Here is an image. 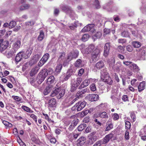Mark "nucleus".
Listing matches in <instances>:
<instances>
[{"mask_svg":"<svg viewBox=\"0 0 146 146\" xmlns=\"http://www.w3.org/2000/svg\"><path fill=\"white\" fill-rule=\"evenodd\" d=\"M30 7L29 5L27 4H24L20 7V10H23L25 9H28Z\"/></svg>","mask_w":146,"mask_h":146,"instance_id":"c03bdc74","label":"nucleus"},{"mask_svg":"<svg viewBox=\"0 0 146 146\" xmlns=\"http://www.w3.org/2000/svg\"><path fill=\"white\" fill-rule=\"evenodd\" d=\"M48 75V70L46 69H44L41 70L40 72V77H41V81H43Z\"/></svg>","mask_w":146,"mask_h":146,"instance_id":"0eeeda50","label":"nucleus"},{"mask_svg":"<svg viewBox=\"0 0 146 146\" xmlns=\"http://www.w3.org/2000/svg\"><path fill=\"white\" fill-rule=\"evenodd\" d=\"M112 117L113 120H116L119 119V116L117 113H114L112 114Z\"/></svg>","mask_w":146,"mask_h":146,"instance_id":"864d4df0","label":"nucleus"},{"mask_svg":"<svg viewBox=\"0 0 146 146\" xmlns=\"http://www.w3.org/2000/svg\"><path fill=\"white\" fill-rule=\"evenodd\" d=\"M91 90L93 91H95L96 90V87L94 84H93L90 86Z\"/></svg>","mask_w":146,"mask_h":146,"instance_id":"13d9d810","label":"nucleus"},{"mask_svg":"<svg viewBox=\"0 0 146 146\" xmlns=\"http://www.w3.org/2000/svg\"><path fill=\"white\" fill-rule=\"evenodd\" d=\"M86 103L84 101H79L76 104V107L77 108V110L79 111L82 110L85 106Z\"/></svg>","mask_w":146,"mask_h":146,"instance_id":"6e6552de","label":"nucleus"},{"mask_svg":"<svg viewBox=\"0 0 146 146\" xmlns=\"http://www.w3.org/2000/svg\"><path fill=\"white\" fill-rule=\"evenodd\" d=\"M94 26V24H88L82 30V31L83 32L88 31H91V32L94 33V29L93 28Z\"/></svg>","mask_w":146,"mask_h":146,"instance_id":"1a4fd4ad","label":"nucleus"},{"mask_svg":"<svg viewBox=\"0 0 146 146\" xmlns=\"http://www.w3.org/2000/svg\"><path fill=\"white\" fill-rule=\"evenodd\" d=\"M145 55V48L143 47L139 50L138 55L139 57L142 59L144 58Z\"/></svg>","mask_w":146,"mask_h":146,"instance_id":"6ab92c4d","label":"nucleus"},{"mask_svg":"<svg viewBox=\"0 0 146 146\" xmlns=\"http://www.w3.org/2000/svg\"><path fill=\"white\" fill-rule=\"evenodd\" d=\"M46 62L41 58L38 63L39 66H42Z\"/></svg>","mask_w":146,"mask_h":146,"instance_id":"680f3d73","label":"nucleus"},{"mask_svg":"<svg viewBox=\"0 0 146 146\" xmlns=\"http://www.w3.org/2000/svg\"><path fill=\"white\" fill-rule=\"evenodd\" d=\"M86 98L91 102L97 101L99 98V96L96 94H90L86 96Z\"/></svg>","mask_w":146,"mask_h":146,"instance_id":"ddd939ff","label":"nucleus"},{"mask_svg":"<svg viewBox=\"0 0 146 146\" xmlns=\"http://www.w3.org/2000/svg\"><path fill=\"white\" fill-rule=\"evenodd\" d=\"M117 42L119 43L123 44L126 42L127 40L125 39L121 38L118 39Z\"/></svg>","mask_w":146,"mask_h":146,"instance_id":"5fc2aeb1","label":"nucleus"},{"mask_svg":"<svg viewBox=\"0 0 146 146\" xmlns=\"http://www.w3.org/2000/svg\"><path fill=\"white\" fill-rule=\"evenodd\" d=\"M65 91L64 89H61L59 88H56L54 90L50 95V96L53 97L56 95L58 99H60L65 94Z\"/></svg>","mask_w":146,"mask_h":146,"instance_id":"f03ea898","label":"nucleus"},{"mask_svg":"<svg viewBox=\"0 0 146 146\" xmlns=\"http://www.w3.org/2000/svg\"><path fill=\"white\" fill-rule=\"evenodd\" d=\"M56 103V100L55 99L52 98L48 102V107H55Z\"/></svg>","mask_w":146,"mask_h":146,"instance_id":"b1692460","label":"nucleus"},{"mask_svg":"<svg viewBox=\"0 0 146 146\" xmlns=\"http://www.w3.org/2000/svg\"><path fill=\"white\" fill-rule=\"evenodd\" d=\"M55 81V78L53 76H51L48 77L47 80V83L49 84L53 83Z\"/></svg>","mask_w":146,"mask_h":146,"instance_id":"cd10ccee","label":"nucleus"},{"mask_svg":"<svg viewBox=\"0 0 146 146\" xmlns=\"http://www.w3.org/2000/svg\"><path fill=\"white\" fill-rule=\"evenodd\" d=\"M5 54L8 58H9L12 56V53L11 52H5Z\"/></svg>","mask_w":146,"mask_h":146,"instance_id":"69168bd1","label":"nucleus"},{"mask_svg":"<svg viewBox=\"0 0 146 146\" xmlns=\"http://www.w3.org/2000/svg\"><path fill=\"white\" fill-rule=\"evenodd\" d=\"M16 25V22L13 21H11L9 25V27L10 28H12L14 27Z\"/></svg>","mask_w":146,"mask_h":146,"instance_id":"a18cd8bd","label":"nucleus"},{"mask_svg":"<svg viewBox=\"0 0 146 146\" xmlns=\"http://www.w3.org/2000/svg\"><path fill=\"white\" fill-rule=\"evenodd\" d=\"M89 38V35L87 34H84L82 38V40L84 42H85L88 40Z\"/></svg>","mask_w":146,"mask_h":146,"instance_id":"de8ad7c7","label":"nucleus"},{"mask_svg":"<svg viewBox=\"0 0 146 146\" xmlns=\"http://www.w3.org/2000/svg\"><path fill=\"white\" fill-rule=\"evenodd\" d=\"M78 122V119L77 118L75 119L72 122L71 124L75 127L77 124Z\"/></svg>","mask_w":146,"mask_h":146,"instance_id":"603ef678","label":"nucleus"},{"mask_svg":"<svg viewBox=\"0 0 146 146\" xmlns=\"http://www.w3.org/2000/svg\"><path fill=\"white\" fill-rule=\"evenodd\" d=\"M101 78H102V76H105L109 75L108 73L107 72V70L105 69H103L101 71Z\"/></svg>","mask_w":146,"mask_h":146,"instance_id":"a19ab883","label":"nucleus"},{"mask_svg":"<svg viewBox=\"0 0 146 146\" xmlns=\"http://www.w3.org/2000/svg\"><path fill=\"white\" fill-rule=\"evenodd\" d=\"M90 83V80L89 79H86L81 84L79 87V88L80 89L88 86Z\"/></svg>","mask_w":146,"mask_h":146,"instance_id":"4be33fe9","label":"nucleus"},{"mask_svg":"<svg viewBox=\"0 0 146 146\" xmlns=\"http://www.w3.org/2000/svg\"><path fill=\"white\" fill-rule=\"evenodd\" d=\"M145 82L143 81L140 83L138 87L139 92H140L143 90L145 88Z\"/></svg>","mask_w":146,"mask_h":146,"instance_id":"2f4dec72","label":"nucleus"},{"mask_svg":"<svg viewBox=\"0 0 146 146\" xmlns=\"http://www.w3.org/2000/svg\"><path fill=\"white\" fill-rule=\"evenodd\" d=\"M30 117L32 118L36 122H37V117L34 114H32L30 115Z\"/></svg>","mask_w":146,"mask_h":146,"instance_id":"774afa93","label":"nucleus"},{"mask_svg":"<svg viewBox=\"0 0 146 146\" xmlns=\"http://www.w3.org/2000/svg\"><path fill=\"white\" fill-rule=\"evenodd\" d=\"M102 143V141L100 140L96 143L93 146H101Z\"/></svg>","mask_w":146,"mask_h":146,"instance_id":"0e129e2a","label":"nucleus"},{"mask_svg":"<svg viewBox=\"0 0 146 146\" xmlns=\"http://www.w3.org/2000/svg\"><path fill=\"white\" fill-rule=\"evenodd\" d=\"M22 108L24 110L28 112H30L31 110L29 108L25 106H22Z\"/></svg>","mask_w":146,"mask_h":146,"instance_id":"bf43d9fd","label":"nucleus"},{"mask_svg":"<svg viewBox=\"0 0 146 146\" xmlns=\"http://www.w3.org/2000/svg\"><path fill=\"white\" fill-rule=\"evenodd\" d=\"M86 124L84 123L80 125L78 127V130L79 131H82L86 127Z\"/></svg>","mask_w":146,"mask_h":146,"instance_id":"ea45409f","label":"nucleus"},{"mask_svg":"<svg viewBox=\"0 0 146 146\" xmlns=\"http://www.w3.org/2000/svg\"><path fill=\"white\" fill-rule=\"evenodd\" d=\"M78 86L77 84L75 81V80L72 79L71 82V86L70 91L71 92H73L75 91L77 88Z\"/></svg>","mask_w":146,"mask_h":146,"instance_id":"f3484780","label":"nucleus"},{"mask_svg":"<svg viewBox=\"0 0 146 146\" xmlns=\"http://www.w3.org/2000/svg\"><path fill=\"white\" fill-rule=\"evenodd\" d=\"M100 50L97 47L93 51L90 60L91 62H95L98 60L100 56Z\"/></svg>","mask_w":146,"mask_h":146,"instance_id":"f257e3e1","label":"nucleus"},{"mask_svg":"<svg viewBox=\"0 0 146 146\" xmlns=\"http://www.w3.org/2000/svg\"><path fill=\"white\" fill-rule=\"evenodd\" d=\"M62 65L61 64H58L56 67L55 70V72L57 74H59L62 68Z\"/></svg>","mask_w":146,"mask_h":146,"instance_id":"c9c22d12","label":"nucleus"},{"mask_svg":"<svg viewBox=\"0 0 146 146\" xmlns=\"http://www.w3.org/2000/svg\"><path fill=\"white\" fill-rule=\"evenodd\" d=\"M86 138L84 137H80L77 141V143L80 145L82 146L85 143Z\"/></svg>","mask_w":146,"mask_h":146,"instance_id":"bb28decb","label":"nucleus"},{"mask_svg":"<svg viewBox=\"0 0 146 146\" xmlns=\"http://www.w3.org/2000/svg\"><path fill=\"white\" fill-rule=\"evenodd\" d=\"M130 116L131 118L132 119L133 121H135L136 120V117L135 113L134 112H131L130 113Z\"/></svg>","mask_w":146,"mask_h":146,"instance_id":"6e6d98bb","label":"nucleus"},{"mask_svg":"<svg viewBox=\"0 0 146 146\" xmlns=\"http://www.w3.org/2000/svg\"><path fill=\"white\" fill-rule=\"evenodd\" d=\"M101 78L103 82H106L109 85L113 83V81L109 75L105 76H102Z\"/></svg>","mask_w":146,"mask_h":146,"instance_id":"dca6fc26","label":"nucleus"},{"mask_svg":"<svg viewBox=\"0 0 146 146\" xmlns=\"http://www.w3.org/2000/svg\"><path fill=\"white\" fill-rule=\"evenodd\" d=\"M39 69L38 68H35L32 69L31 71L30 75L31 76H33L36 74L38 72Z\"/></svg>","mask_w":146,"mask_h":146,"instance_id":"79ce46f5","label":"nucleus"},{"mask_svg":"<svg viewBox=\"0 0 146 146\" xmlns=\"http://www.w3.org/2000/svg\"><path fill=\"white\" fill-rule=\"evenodd\" d=\"M94 5L96 9H98L100 8L101 6L100 5V3L98 0H94Z\"/></svg>","mask_w":146,"mask_h":146,"instance_id":"37998d69","label":"nucleus"},{"mask_svg":"<svg viewBox=\"0 0 146 146\" xmlns=\"http://www.w3.org/2000/svg\"><path fill=\"white\" fill-rule=\"evenodd\" d=\"M49 57V55L48 53H46L44 54L41 58L44 61L46 62L48 60Z\"/></svg>","mask_w":146,"mask_h":146,"instance_id":"49530a36","label":"nucleus"},{"mask_svg":"<svg viewBox=\"0 0 146 146\" xmlns=\"http://www.w3.org/2000/svg\"><path fill=\"white\" fill-rule=\"evenodd\" d=\"M32 52V49L31 48H29L26 53H25V56H26V59L30 55Z\"/></svg>","mask_w":146,"mask_h":146,"instance_id":"4c0bfd02","label":"nucleus"},{"mask_svg":"<svg viewBox=\"0 0 146 146\" xmlns=\"http://www.w3.org/2000/svg\"><path fill=\"white\" fill-rule=\"evenodd\" d=\"M12 97L17 101L19 102L21 100V99L18 96H13Z\"/></svg>","mask_w":146,"mask_h":146,"instance_id":"e2e57ef3","label":"nucleus"},{"mask_svg":"<svg viewBox=\"0 0 146 146\" xmlns=\"http://www.w3.org/2000/svg\"><path fill=\"white\" fill-rule=\"evenodd\" d=\"M95 132H92L88 136L89 139L91 141V143H93L97 139V137L95 135Z\"/></svg>","mask_w":146,"mask_h":146,"instance_id":"a211bd4d","label":"nucleus"},{"mask_svg":"<svg viewBox=\"0 0 146 146\" xmlns=\"http://www.w3.org/2000/svg\"><path fill=\"white\" fill-rule=\"evenodd\" d=\"M104 66L103 62L102 61H100L97 63L96 64V67L98 69H100L103 68Z\"/></svg>","mask_w":146,"mask_h":146,"instance_id":"c756f323","label":"nucleus"},{"mask_svg":"<svg viewBox=\"0 0 146 146\" xmlns=\"http://www.w3.org/2000/svg\"><path fill=\"white\" fill-rule=\"evenodd\" d=\"M9 43L7 41H3L2 39L0 40V52H2L7 48Z\"/></svg>","mask_w":146,"mask_h":146,"instance_id":"20e7f679","label":"nucleus"},{"mask_svg":"<svg viewBox=\"0 0 146 146\" xmlns=\"http://www.w3.org/2000/svg\"><path fill=\"white\" fill-rule=\"evenodd\" d=\"M132 44L135 48H139L141 46V43L138 41H133L132 42Z\"/></svg>","mask_w":146,"mask_h":146,"instance_id":"e433bc0d","label":"nucleus"},{"mask_svg":"<svg viewBox=\"0 0 146 146\" xmlns=\"http://www.w3.org/2000/svg\"><path fill=\"white\" fill-rule=\"evenodd\" d=\"M130 66L134 69H138V66L135 64H131L130 65Z\"/></svg>","mask_w":146,"mask_h":146,"instance_id":"338daca9","label":"nucleus"},{"mask_svg":"<svg viewBox=\"0 0 146 146\" xmlns=\"http://www.w3.org/2000/svg\"><path fill=\"white\" fill-rule=\"evenodd\" d=\"M79 52L78 50H76L70 52L68 56V59L70 61L73 58H75L77 57Z\"/></svg>","mask_w":146,"mask_h":146,"instance_id":"39448f33","label":"nucleus"},{"mask_svg":"<svg viewBox=\"0 0 146 146\" xmlns=\"http://www.w3.org/2000/svg\"><path fill=\"white\" fill-rule=\"evenodd\" d=\"M60 8L64 12L70 16H73L75 15V13L72 8L69 6L62 5H61Z\"/></svg>","mask_w":146,"mask_h":146,"instance_id":"7ed1b4c3","label":"nucleus"},{"mask_svg":"<svg viewBox=\"0 0 146 146\" xmlns=\"http://www.w3.org/2000/svg\"><path fill=\"white\" fill-rule=\"evenodd\" d=\"M82 80V79L81 77H78L77 78L76 80H75V82H76L77 84L79 86Z\"/></svg>","mask_w":146,"mask_h":146,"instance_id":"4d7b16f0","label":"nucleus"},{"mask_svg":"<svg viewBox=\"0 0 146 146\" xmlns=\"http://www.w3.org/2000/svg\"><path fill=\"white\" fill-rule=\"evenodd\" d=\"M96 117H99L102 119H107L108 118V113L105 111L98 112L95 114Z\"/></svg>","mask_w":146,"mask_h":146,"instance_id":"4468645a","label":"nucleus"},{"mask_svg":"<svg viewBox=\"0 0 146 146\" xmlns=\"http://www.w3.org/2000/svg\"><path fill=\"white\" fill-rule=\"evenodd\" d=\"M108 62L110 66L112 67L115 64V59L114 58L112 57L108 60Z\"/></svg>","mask_w":146,"mask_h":146,"instance_id":"c85d7f7f","label":"nucleus"},{"mask_svg":"<svg viewBox=\"0 0 146 146\" xmlns=\"http://www.w3.org/2000/svg\"><path fill=\"white\" fill-rule=\"evenodd\" d=\"M21 46V41L20 40H18L16 41L13 44V48L15 50H17L20 48Z\"/></svg>","mask_w":146,"mask_h":146,"instance_id":"a878e982","label":"nucleus"},{"mask_svg":"<svg viewBox=\"0 0 146 146\" xmlns=\"http://www.w3.org/2000/svg\"><path fill=\"white\" fill-rule=\"evenodd\" d=\"M117 50L119 52L122 53L124 51V49L123 46L119 45L117 47Z\"/></svg>","mask_w":146,"mask_h":146,"instance_id":"3c124183","label":"nucleus"},{"mask_svg":"<svg viewBox=\"0 0 146 146\" xmlns=\"http://www.w3.org/2000/svg\"><path fill=\"white\" fill-rule=\"evenodd\" d=\"M83 65L82 61L80 59H78L75 63V66L77 67H81Z\"/></svg>","mask_w":146,"mask_h":146,"instance_id":"7c9ffc66","label":"nucleus"},{"mask_svg":"<svg viewBox=\"0 0 146 146\" xmlns=\"http://www.w3.org/2000/svg\"><path fill=\"white\" fill-rule=\"evenodd\" d=\"M126 49L129 52H131L132 51L133 48L132 46L130 45H128L126 46Z\"/></svg>","mask_w":146,"mask_h":146,"instance_id":"052dcab7","label":"nucleus"},{"mask_svg":"<svg viewBox=\"0 0 146 146\" xmlns=\"http://www.w3.org/2000/svg\"><path fill=\"white\" fill-rule=\"evenodd\" d=\"M73 71L72 69H70L66 72L65 75L63 74L61 76V77H62L64 81L67 80L72 75Z\"/></svg>","mask_w":146,"mask_h":146,"instance_id":"423d86ee","label":"nucleus"},{"mask_svg":"<svg viewBox=\"0 0 146 146\" xmlns=\"http://www.w3.org/2000/svg\"><path fill=\"white\" fill-rule=\"evenodd\" d=\"M52 87L51 86H47L44 90L43 93L45 95H47L51 90Z\"/></svg>","mask_w":146,"mask_h":146,"instance_id":"393cba45","label":"nucleus"},{"mask_svg":"<svg viewBox=\"0 0 146 146\" xmlns=\"http://www.w3.org/2000/svg\"><path fill=\"white\" fill-rule=\"evenodd\" d=\"M25 53L24 52H20L16 55L15 60L16 62H18L20 61L23 58L26 59V56H25Z\"/></svg>","mask_w":146,"mask_h":146,"instance_id":"f8f14e48","label":"nucleus"},{"mask_svg":"<svg viewBox=\"0 0 146 146\" xmlns=\"http://www.w3.org/2000/svg\"><path fill=\"white\" fill-rule=\"evenodd\" d=\"M94 45L92 44H90L86 48L85 50V52L86 54H88L91 52L92 51L94 50Z\"/></svg>","mask_w":146,"mask_h":146,"instance_id":"5701e85b","label":"nucleus"},{"mask_svg":"<svg viewBox=\"0 0 146 146\" xmlns=\"http://www.w3.org/2000/svg\"><path fill=\"white\" fill-rule=\"evenodd\" d=\"M120 65L119 64L116 63L112 67V69L115 71H119L120 68Z\"/></svg>","mask_w":146,"mask_h":146,"instance_id":"58836bf2","label":"nucleus"},{"mask_svg":"<svg viewBox=\"0 0 146 146\" xmlns=\"http://www.w3.org/2000/svg\"><path fill=\"white\" fill-rule=\"evenodd\" d=\"M125 128L127 129H129L130 128L131 124L129 121H126L125 122Z\"/></svg>","mask_w":146,"mask_h":146,"instance_id":"09e8293b","label":"nucleus"},{"mask_svg":"<svg viewBox=\"0 0 146 146\" xmlns=\"http://www.w3.org/2000/svg\"><path fill=\"white\" fill-rule=\"evenodd\" d=\"M44 33L43 31H41L38 36L37 39L39 41H41L44 38Z\"/></svg>","mask_w":146,"mask_h":146,"instance_id":"473e14b6","label":"nucleus"},{"mask_svg":"<svg viewBox=\"0 0 146 146\" xmlns=\"http://www.w3.org/2000/svg\"><path fill=\"white\" fill-rule=\"evenodd\" d=\"M129 35V33L126 31H125L121 33V36L123 37H128Z\"/></svg>","mask_w":146,"mask_h":146,"instance_id":"8fccbe9b","label":"nucleus"},{"mask_svg":"<svg viewBox=\"0 0 146 146\" xmlns=\"http://www.w3.org/2000/svg\"><path fill=\"white\" fill-rule=\"evenodd\" d=\"M110 43H107L104 46L103 55L105 57H107L108 55L110 50Z\"/></svg>","mask_w":146,"mask_h":146,"instance_id":"9b49d317","label":"nucleus"},{"mask_svg":"<svg viewBox=\"0 0 146 146\" xmlns=\"http://www.w3.org/2000/svg\"><path fill=\"white\" fill-rule=\"evenodd\" d=\"M106 128L105 129L106 131H108L113 128V125L112 122L108 120L106 123Z\"/></svg>","mask_w":146,"mask_h":146,"instance_id":"412c9836","label":"nucleus"},{"mask_svg":"<svg viewBox=\"0 0 146 146\" xmlns=\"http://www.w3.org/2000/svg\"><path fill=\"white\" fill-rule=\"evenodd\" d=\"M102 35V33L100 31L97 32L95 34L92 36L93 38L95 40L97 38H99Z\"/></svg>","mask_w":146,"mask_h":146,"instance_id":"f704fd0d","label":"nucleus"},{"mask_svg":"<svg viewBox=\"0 0 146 146\" xmlns=\"http://www.w3.org/2000/svg\"><path fill=\"white\" fill-rule=\"evenodd\" d=\"M41 56L40 54H36L33 57V59L31 60V62L33 61L35 63L40 58Z\"/></svg>","mask_w":146,"mask_h":146,"instance_id":"72a5a7b5","label":"nucleus"},{"mask_svg":"<svg viewBox=\"0 0 146 146\" xmlns=\"http://www.w3.org/2000/svg\"><path fill=\"white\" fill-rule=\"evenodd\" d=\"M87 90L86 88L79 90L76 93V96L78 98H81L82 96V94H84L87 92Z\"/></svg>","mask_w":146,"mask_h":146,"instance_id":"aec40b11","label":"nucleus"},{"mask_svg":"<svg viewBox=\"0 0 146 146\" xmlns=\"http://www.w3.org/2000/svg\"><path fill=\"white\" fill-rule=\"evenodd\" d=\"M110 43H107L104 46L103 55L105 57H107L108 55L110 50Z\"/></svg>","mask_w":146,"mask_h":146,"instance_id":"9d476101","label":"nucleus"},{"mask_svg":"<svg viewBox=\"0 0 146 146\" xmlns=\"http://www.w3.org/2000/svg\"><path fill=\"white\" fill-rule=\"evenodd\" d=\"M113 137V134L112 133L107 135L103 138L102 144H105L107 143Z\"/></svg>","mask_w":146,"mask_h":146,"instance_id":"2eb2a0df","label":"nucleus"}]
</instances>
